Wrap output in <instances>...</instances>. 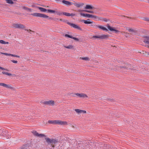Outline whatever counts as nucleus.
I'll return each instance as SVG.
<instances>
[{
    "instance_id": "nucleus-1",
    "label": "nucleus",
    "mask_w": 149,
    "mask_h": 149,
    "mask_svg": "<svg viewBox=\"0 0 149 149\" xmlns=\"http://www.w3.org/2000/svg\"><path fill=\"white\" fill-rule=\"evenodd\" d=\"M48 123L53 125H67V122L65 121H62L61 120H49L48 121Z\"/></svg>"
},
{
    "instance_id": "nucleus-2",
    "label": "nucleus",
    "mask_w": 149,
    "mask_h": 149,
    "mask_svg": "<svg viewBox=\"0 0 149 149\" xmlns=\"http://www.w3.org/2000/svg\"><path fill=\"white\" fill-rule=\"evenodd\" d=\"M45 139L47 143L48 144H51L52 147L53 148L55 147L54 145L58 142V141L56 139H51L48 137L45 138Z\"/></svg>"
},
{
    "instance_id": "nucleus-3",
    "label": "nucleus",
    "mask_w": 149,
    "mask_h": 149,
    "mask_svg": "<svg viewBox=\"0 0 149 149\" xmlns=\"http://www.w3.org/2000/svg\"><path fill=\"white\" fill-rule=\"evenodd\" d=\"M31 15L35 17H42L45 18H47L49 17V16H47L45 14L39 13H32Z\"/></svg>"
},
{
    "instance_id": "nucleus-4",
    "label": "nucleus",
    "mask_w": 149,
    "mask_h": 149,
    "mask_svg": "<svg viewBox=\"0 0 149 149\" xmlns=\"http://www.w3.org/2000/svg\"><path fill=\"white\" fill-rule=\"evenodd\" d=\"M44 105H47L49 106H54V102L53 100H45L41 102Z\"/></svg>"
},
{
    "instance_id": "nucleus-5",
    "label": "nucleus",
    "mask_w": 149,
    "mask_h": 149,
    "mask_svg": "<svg viewBox=\"0 0 149 149\" xmlns=\"http://www.w3.org/2000/svg\"><path fill=\"white\" fill-rule=\"evenodd\" d=\"M108 37V35L103 34L101 35H98L97 36H93V38H99L102 39H106Z\"/></svg>"
},
{
    "instance_id": "nucleus-6",
    "label": "nucleus",
    "mask_w": 149,
    "mask_h": 149,
    "mask_svg": "<svg viewBox=\"0 0 149 149\" xmlns=\"http://www.w3.org/2000/svg\"><path fill=\"white\" fill-rule=\"evenodd\" d=\"M13 26L16 28H19L21 29H24L26 28L25 26L21 24H14L13 25Z\"/></svg>"
},
{
    "instance_id": "nucleus-7",
    "label": "nucleus",
    "mask_w": 149,
    "mask_h": 149,
    "mask_svg": "<svg viewBox=\"0 0 149 149\" xmlns=\"http://www.w3.org/2000/svg\"><path fill=\"white\" fill-rule=\"evenodd\" d=\"M94 19L95 21H102L104 22H107V19L105 18H104L101 17H99L97 16L94 15L93 18Z\"/></svg>"
},
{
    "instance_id": "nucleus-8",
    "label": "nucleus",
    "mask_w": 149,
    "mask_h": 149,
    "mask_svg": "<svg viewBox=\"0 0 149 149\" xmlns=\"http://www.w3.org/2000/svg\"><path fill=\"white\" fill-rule=\"evenodd\" d=\"M67 23L71 26L72 27L75 29H77L79 30H82V29L81 28H80L79 26L76 25L75 24H74L73 23H71L70 22H67Z\"/></svg>"
},
{
    "instance_id": "nucleus-9",
    "label": "nucleus",
    "mask_w": 149,
    "mask_h": 149,
    "mask_svg": "<svg viewBox=\"0 0 149 149\" xmlns=\"http://www.w3.org/2000/svg\"><path fill=\"white\" fill-rule=\"evenodd\" d=\"M0 86H2L8 89H13V87L11 86V85L9 84H7L3 83H0Z\"/></svg>"
},
{
    "instance_id": "nucleus-10",
    "label": "nucleus",
    "mask_w": 149,
    "mask_h": 149,
    "mask_svg": "<svg viewBox=\"0 0 149 149\" xmlns=\"http://www.w3.org/2000/svg\"><path fill=\"white\" fill-rule=\"evenodd\" d=\"M74 95L80 98H86L88 97V96L87 95L84 93H76L74 94Z\"/></svg>"
},
{
    "instance_id": "nucleus-11",
    "label": "nucleus",
    "mask_w": 149,
    "mask_h": 149,
    "mask_svg": "<svg viewBox=\"0 0 149 149\" xmlns=\"http://www.w3.org/2000/svg\"><path fill=\"white\" fill-rule=\"evenodd\" d=\"M32 133L33 134L36 136L39 137H45V135L43 134H39L38 132H37L36 131H33L32 132Z\"/></svg>"
},
{
    "instance_id": "nucleus-12",
    "label": "nucleus",
    "mask_w": 149,
    "mask_h": 149,
    "mask_svg": "<svg viewBox=\"0 0 149 149\" xmlns=\"http://www.w3.org/2000/svg\"><path fill=\"white\" fill-rule=\"evenodd\" d=\"M62 2L63 4L66 5L67 6H70L73 4V3L72 2L65 0H63L62 1Z\"/></svg>"
},
{
    "instance_id": "nucleus-13",
    "label": "nucleus",
    "mask_w": 149,
    "mask_h": 149,
    "mask_svg": "<svg viewBox=\"0 0 149 149\" xmlns=\"http://www.w3.org/2000/svg\"><path fill=\"white\" fill-rule=\"evenodd\" d=\"M1 54L5 55L6 56H11L12 57H15L17 58H19L20 56L17 55L13 54H8L6 53H3V52H0Z\"/></svg>"
},
{
    "instance_id": "nucleus-14",
    "label": "nucleus",
    "mask_w": 149,
    "mask_h": 149,
    "mask_svg": "<svg viewBox=\"0 0 149 149\" xmlns=\"http://www.w3.org/2000/svg\"><path fill=\"white\" fill-rule=\"evenodd\" d=\"M74 111L76 112L78 114H80L82 113H86V111L85 110H81L79 109H75Z\"/></svg>"
},
{
    "instance_id": "nucleus-15",
    "label": "nucleus",
    "mask_w": 149,
    "mask_h": 149,
    "mask_svg": "<svg viewBox=\"0 0 149 149\" xmlns=\"http://www.w3.org/2000/svg\"><path fill=\"white\" fill-rule=\"evenodd\" d=\"M73 5L77 8H80L83 6L84 5V4L82 3H73Z\"/></svg>"
},
{
    "instance_id": "nucleus-16",
    "label": "nucleus",
    "mask_w": 149,
    "mask_h": 149,
    "mask_svg": "<svg viewBox=\"0 0 149 149\" xmlns=\"http://www.w3.org/2000/svg\"><path fill=\"white\" fill-rule=\"evenodd\" d=\"M107 28H108V29L110 31H114L115 33H118L119 32V31L116 30V29H115L113 28L112 27H111L110 26H107Z\"/></svg>"
},
{
    "instance_id": "nucleus-17",
    "label": "nucleus",
    "mask_w": 149,
    "mask_h": 149,
    "mask_svg": "<svg viewBox=\"0 0 149 149\" xmlns=\"http://www.w3.org/2000/svg\"><path fill=\"white\" fill-rule=\"evenodd\" d=\"M90 20L88 19L87 20H82L81 21L84 22V23L86 24H90L92 23L94 24V22L93 21H90Z\"/></svg>"
},
{
    "instance_id": "nucleus-18",
    "label": "nucleus",
    "mask_w": 149,
    "mask_h": 149,
    "mask_svg": "<svg viewBox=\"0 0 149 149\" xmlns=\"http://www.w3.org/2000/svg\"><path fill=\"white\" fill-rule=\"evenodd\" d=\"M65 37H67L68 38H72L77 41H79V39L78 38L75 37H73L72 36H70L67 34H65Z\"/></svg>"
},
{
    "instance_id": "nucleus-19",
    "label": "nucleus",
    "mask_w": 149,
    "mask_h": 149,
    "mask_svg": "<svg viewBox=\"0 0 149 149\" xmlns=\"http://www.w3.org/2000/svg\"><path fill=\"white\" fill-rule=\"evenodd\" d=\"M129 31L130 32H132V35H136L137 33V31L132 29H130L129 30Z\"/></svg>"
},
{
    "instance_id": "nucleus-20",
    "label": "nucleus",
    "mask_w": 149,
    "mask_h": 149,
    "mask_svg": "<svg viewBox=\"0 0 149 149\" xmlns=\"http://www.w3.org/2000/svg\"><path fill=\"white\" fill-rule=\"evenodd\" d=\"M143 42L146 43L149 45V36H146L144 37Z\"/></svg>"
},
{
    "instance_id": "nucleus-21",
    "label": "nucleus",
    "mask_w": 149,
    "mask_h": 149,
    "mask_svg": "<svg viewBox=\"0 0 149 149\" xmlns=\"http://www.w3.org/2000/svg\"><path fill=\"white\" fill-rule=\"evenodd\" d=\"M84 8L86 9H93L94 7L91 5H87Z\"/></svg>"
},
{
    "instance_id": "nucleus-22",
    "label": "nucleus",
    "mask_w": 149,
    "mask_h": 149,
    "mask_svg": "<svg viewBox=\"0 0 149 149\" xmlns=\"http://www.w3.org/2000/svg\"><path fill=\"white\" fill-rule=\"evenodd\" d=\"M80 15L81 16H84L85 17H90V16L91 14H84L83 13H80Z\"/></svg>"
},
{
    "instance_id": "nucleus-23",
    "label": "nucleus",
    "mask_w": 149,
    "mask_h": 149,
    "mask_svg": "<svg viewBox=\"0 0 149 149\" xmlns=\"http://www.w3.org/2000/svg\"><path fill=\"white\" fill-rule=\"evenodd\" d=\"M63 47L68 49H73L74 47L72 45H69L67 46L65 45L63 46Z\"/></svg>"
},
{
    "instance_id": "nucleus-24",
    "label": "nucleus",
    "mask_w": 149,
    "mask_h": 149,
    "mask_svg": "<svg viewBox=\"0 0 149 149\" xmlns=\"http://www.w3.org/2000/svg\"><path fill=\"white\" fill-rule=\"evenodd\" d=\"M39 9L41 12H45L47 11V10L44 8H43L40 7H38L37 8Z\"/></svg>"
},
{
    "instance_id": "nucleus-25",
    "label": "nucleus",
    "mask_w": 149,
    "mask_h": 149,
    "mask_svg": "<svg viewBox=\"0 0 149 149\" xmlns=\"http://www.w3.org/2000/svg\"><path fill=\"white\" fill-rule=\"evenodd\" d=\"M80 59L82 60L88 61H89L90 60V58L87 57H81L80 58Z\"/></svg>"
},
{
    "instance_id": "nucleus-26",
    "label": "nucleus",
    "mask_w": 149,
    "mask_h": 149,
    "mask_svg": "<svg viewBox=\"0 0 149 149\" xmlns=\"http://www.w3.org/2000/svg\"><path fill=\"white\" fill-rule=\"evenodd\" d=\"M99 29L102 30L103 31H107V29L105 27H103L102 26L99 25Z\"/></svg>"
},
{
    "instance_id": "nucleus-27",
    "label": "nucleus",
    "mask_w": 149,
    "mask_h": 149,
    "mask_svg": "<svg viewBox=\"0 0 149 149\" xmlns=\"http://www.w3.org/2000/svg\"><path fill=\"white\" fill-rule=\"evenodd\" d=\"M2 73L3 74H6L9 76H12V74L11 73L5 72H2Z\"/></svg>"
},
{
    "instance_id": "nucleus-28",
    "label": "nucleus",
    "mask_w": 149,
    "mask_h": 149,
    "mask_svg": "<svg viewBox=\"0 0 149 149\" xmlns=\"http://www.w3.org/2000/svg\"><path fill=\"white\" fill-rule=\"evenodd\" d=\"M6 3L10 4H13L14 2L12 0H5Z\"/></svg>"
},
{
    "instance_id": "nucleus-29",
    "label": "nucleus",
    "mask_w": 149,
    "mask_h": 149,
    "mask_svg": "<svg viewBox=\"0 0 149 149\" xmlns=\"http://www.w3.org/2000/svg\"><path fill=\"white\" fill-rule=\"evenodd\" d=\"M0 43L2 44H8L9 42H6L3 40H0Z\"/></svg>"
},
{
    "instance_id": "nucleus-30",
    "label": "nucleus",
    "mask_w": 149,
    "mask_h": 149,
    "mask_svg": "<svg viewBox=\"0 0 149 149\" xmlns=\"http://www.w3.org/2000/svg\"><path fill=\"white\" fill-rule=\"evenodd\" d=\"M47 11L48 13H56V11L54 10H52L50 9H48L47 10Z\"/></svg>"
},
{
    "instance_id": "nucleus-31",
    "label": "nucleus",
    "mask_w": 149,
    "mask_h": 149,
    "mask_svg": "<svg viewBox=\"0 0 149 149\" xmlns=\"http://www.w3.org/2000/svg\"><path fill=\"white\" fill-rule=\"evenodd\" d=\"M63 12H61L60 11H56L55 13H56L58 15H63Z\"/></svg>"
},
{
    "instance_id": "nucleus-32",
    "label": "nucleus",
    "mask_w": 149,
    "mask_h": 149,
    "mask_svg": "<svg viewBox=\"0 0 149 149\" xmlns=\"http://www.w3.org/2000/svg\"><path fill=\"white\" fill-rule=\"evenodd\" d=\"M23 8V9L24 10H27L30 11H31L32 10L31 9L25 6H24Z\"/></svg>"
},
{
    "instance_id": "nucleus-33",
    "label": "nucleus",
    "mask_w": 149,
    "mask_h": 149,
    "mask_svg": "<svg viewBox=\"0 0 149 149\" xmlns=\"http://www.w3.org/2000/svg\"><path fill=\"white\" fill-rule=\"evenodd\" d=\"M143 19L144 21L149 22V18L147 17H144L143 18Z\"/></svg>"
},
{
    "instance_id": "nucleus-34",
    "label": "nucleus",
    "mask_w": 149,
    "mask_h": 149,
    "mask_svg": "<svg viewBox=\"0 0 149 149\" xmlns=\"http://www.w3.org/2000/svg\"><path fill=\"white\" fill-rule=\"evenodd\" d=\"M63 15L68 16H70V13H68L63 12Z\"/></svg>"
},
{
    "instance_id": "nucleus-35",
    "label": "nucleus",
    "mask_w": 149,
    "mask_h": 149,
    "mask_svg": "<svg viewBox=\"0 0 149 149\" xmlns=\"http://www.w3.org/2000/svg\"><path fill=\"white\" fill-rule=\"evenodd\" d=\"M122 32L123 33V34H125V35L126 37H127V35L129 34V33L125 32Z\"/></svg>"
},
{
    "instance_id": "nucleus-36",
    "label": "nucleus",
    "mask_w": 149,
    "mask_h": 149,
    "mask_svg": "<svg viewBox=\"0 0 149 149\" xmlns=\"http://www.w3.org/2000/svg\"><path fill=\"white\" fill-rule=\"evenodd\" d=\"M99 25H97L95 24L94 26V28L95 29H97L99 28Z\"/></svg>"
},
{
    "instance_id": "nucleus-37",
    "label": "nucleus",
    "mask_w": 149,
    "mask_h": 149,
    "mask_svg": "<svg viewBox=\"0 0 149 149\" xmlns=\"http://www.w3.org/2000/svg\"><path fill=\"white\" fill-rule=\"evenodd\" d=\"M85 12L88 13H93V11H89L87 10H86L85 11Z\"/></svg>"
},
{
    "instance_id": "nucleus-38",
    "label": "nucleus",
    "mask_w": 149,
    "mask_h": 149,
    "mask_svg": "<svg viewBox=\"0 0 149 149\" xmlns=\"http://www.w3.org/2000/svg\"><path fill=\"white\" fill-rule=\"evenodd\" d=\"M11 61L14 63H18V61H17L11 60Z\"/></svg>"
},
{
    "instance_id": "nucleus-39",
    "label": "nucleus",
    "mask_w": 149,
    "mask_h": 149,
    "mask_svg": "<svg viewBox=\"0 0 149 149\" xmlns=\"http://www.w3.org/2000/svg\"><path fill=\"white\" fill-rule=\"evenodd\" d=\"M86 10H83L79 9V10L77 11L78 12H85V11Z\"/></svg>"
},
{
    "instance_id": "nucleus-40",
    "label": "nucleus",
    "mask_w": 149,
    "mask_h": 149,
    "mask_svg": "<svg viewBox=\"0 0 149 149\" xmlns=\"http://www.w3.org/2000/svg\"><path fill=\"white\" fill-rule=\"evenodd\" d=\"M56 1L57 3H60L62 2V0H55Z\"/></svg>"
},
{
    "instance_id": "nucleus-41",
    "label": "nucleus",
    "mask_w": 149,
    "mask_h": 149,
    "mask_svg": "<svg viewBox=\"0 0 149 149\" xmlns=\"http://www.w3.org/2000/svg\"><path fill=\"white\" fill-rule=\"evenodd\" d=\"M0 69H1L2 70H6V71H8V70L2 67H0Z\"/></svg>"
},
{
    "instance_id": "nucleus-42",
    "label": "nucleus",
    "mask_w": 149,
    "mask_h": 149,
    "mask_svg": "<svg viewBox=\"0 0 149 149\" xmlns=\"http://www.w3.org/2000/svg\"><path fill=\"white\" fill-rule=\"evenodd\" d=\"M75 15H76V14H74L70 13V16H71L73 17V16H75Z\"/></svg>"
},
{
    "instance_id": "nucleus-43",
    "label": "nucleus",
    "mask_w": 149,
    "mask_h": 149,
    "mask_svg": "<svg viewBox=\"0 0 149 149\" xmlns=\"http://www.w3.org/2000/svg\"><path fill=\"white\" fill-rule=\"evenodd\" d=\"M94 24H93V23L91 24L90 25L91 26V27H92L93 28H94L95 24V22H94Z\"/></svg>"
},
{
    "instance_id": "nucleus-44",
    "label": "nucleus",
    "mask_w": 149,
    "mask_h": 149,
    "mask_svg": "<svg viewBox=\"0 0 149 149\" xmlns=\"http://www.w3.org/2000/svg\"><path fill=\"white\" fill-rule=\"evenodd\" d=\"M126 68L124 67H120V68L121 69H122L123 70H124L126 69Z\"/></svg>"
},
{
    "instance_id": "nucleus-45",
    "label": "nucleus",
    "mask_w": 149,
    "mask_h": 149,
    "mask_svg": "<svg viewBox=\"0 0 149 149\" xmlns=\"http://www.w3.org/2000/svg\"><path fill=\"white\" fill-rule=\"evenodd\" d=\"M94 15H93L91 14L90 16V17H91L92 18H93Z\"/></svg>"
},
{
    "instance_id": "nucleus-46",
    "label": "nucleus",
    "mask_w": 149,
    "mask_h": 149,
    "mask_svg": "<svg viewBox=\"0 0 149 149\" xmlns=\"http://www.w3.org/2000/svg\"><path fill=\"white\" fill-rule=\"evenodd\" d=\"M128 65V66L127 68L130 69V65Z\"/></svg>"
},
{
    "instance_id": "nucleus-47",
    "label": "nucleus",
    "mask_w": 149,
    "mask_h": 149,
    "mask_svg": "<svg viewBox=\"0 0 149 149\" xmlns=\"http://www.w3.org/2000/svg\"><path fill=\"white\" fill-rule=\"evenodd\" d=\"M126 29L127 30H128L129 31V30L130 29L128 27H126Z\"/></svg>"
},
{
    "instance_id": "nucleus-48",
    "label": "nucleus",
    "mask_w": 149,
    "mask_h": 149,
    "mask_svg": "<svg viewBox=\"0 0 149 149\" xmlns=\"http://www.w3.org/2000/svg\"><path fill=\"white\" fill-rule=\"evenodd\" d=\"M27 31L29 32L30 31H32L30 29H29V30H27Z\"/></svg>"
},
{
    "instance_id": "nucleus-49",
    "label": "nucleus",
    "mask_w": 149,
    "mask_h": 149,
    "mask_svg": "<svg viewBox=\"0 0 149 149\" xmlns=\"http://www.w3.org/2000/svg\"><path fill=\"white\" fill-rule=\"evenodd\" d=\"M58 20V19H56L55 20V21H56V20Z\"/></svg>"
},
{
    "instance_id": "nucleus-50",
    "label": "nucleus",
    "mask_w": 149,
    "mask_h": 149,
    "mask_svg": "<svg viewBox=\"0 0 149 149\" xmlns=\"http://www.w3.org/2000/svg\"><path fill=\"white\" fill-rule=\"evenodd\" d=\"M10 137V136H9L8 137V138H9Z\"/></svg>"
},
{
    "instance_id": "nucleus-51",
    "label": "nucleus",
    "mask_w": 149,
    "mask_h": 149,
    "mask_svg": "<svg viewBox=\"0 0 149 149\" xmlns=\"http://www.w3.org/2000/svg\"><path fill=\"white\" fill-rule=\"evenodd\" d=\"M60 20L61 21H62V19H60Z\"/></svg>"
},
{
    "instance_id": "nucleus-52",
    "label": "nucleus",
    "mask_w": 149,
    "mask_h": 149,
    "mask_svg": "<svg viewBox=\"0 0 149 149\" xmlns=\"http://www.w3.org/2000/svg\"><path fill=\"white\" fill-rule=\"evenodd\" d=\"M51 19V18H50H50H49V19Z\"/></svg>"
},
{
    "instance_id": "nucleus-53",
    "label": "nucleus",
    "mask_w": 149,
    "mask_h": 149,
    "mask_svg": "<svg viewBox=\"0 0 149 149\" xmlns=\"http://www.w3.org/2000/svg\"><path fill=\"white\" fill-rule=\"evenodd\" d=\"M148 55H149V53L148 54Z\"/></svg>"
}]
</instances>
